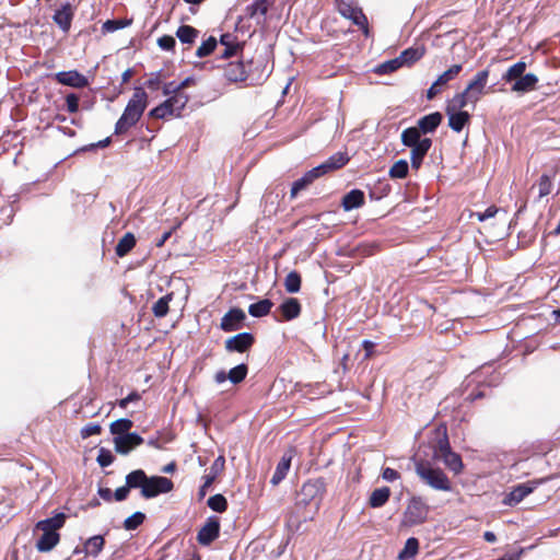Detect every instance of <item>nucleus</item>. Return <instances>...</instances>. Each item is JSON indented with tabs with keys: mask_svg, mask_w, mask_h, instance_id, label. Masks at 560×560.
I'll return each mask as SVG.
<instances>
[{
	"mask_svg": "<svg viewBox=\"0 0 560 560\" xmlns=\"http://www.w3.org/2000/svg\"><path fill=\"white\" fill-rule=\"evenodd\" d=\"M365 203V196L361 189H352L347 192L341 200V206L345 211H350L362 207Z\"/></svg>",
	"mask_w": 560,
	"mask_h": 560,
	"instance_id": "obj_24",
	"label": "nucleus"
},
{
	"mask_svg": "<svg viewBox=\"0 0 560 560\" xmlns=\"http://www.w3.org/2000/svg\"><path fill=\"white\" fill-rule=\"evenodd\" d=\"M442 120V114L440 112H434L421 117L417 122V127L423 135L433 133L441 125Z\"/></svg>",
	"mask_w": 560,
	"mask_h": 560,
	"instance_id": "obj_23",
	"label": "nucleus"
},
{
	"mask_svg": "<svg viewBox=\"0 0 560 560\" xmlns=\"http://www.w3.org/2000/svg\"><path fill=\"white\" fill-rule=\"evenodd\" d=\"M66 515L58 513L52 517L42 520L36 523L35 528L43 532V535L36 541V548L39 552L52 550L60 541L58 529L63 527Z\"/></svg>",
	"mask_w": 560,
	"mask_h": 560,
	"instance_id": "obj_2",
	"label": "nucleus"
},
{
	"mask_svg": "<svg viewBox=\"0 0 560 560\" xmlns=\"http://www.w3.org/2000/svg\"><path fill=\"white\" fill-rule=\"evenodd\" d=\"M220 521L217 516L208 517L197 534V541L202 546H209L220 536Z\"/></svg>",
	"mask_w": 560,
	"mask_h": 560,
	"instance_id": "obj_9",
	"label": "nucleus"
},
{
	"mask_svg": "<svg viewBox=\"0 0 560 560\" xmlns=\"http://www.w3.org/2000/svg\"><path fill=\"white\" fill-rule=\"evenodd\" d=\"M162 93L164 96L186 94L185 92H180V90L178 88V83H176L174 81L164 83L162 85Z\"/></svg>",
	"mask_w": 560,
	"mask_h": 560,
	"instance_id": "obj_62",
	"label": "nucleus"
},
{
	"mask_svg": "<svg viewBox=\"0 0 560 560\" xmlns=\"http://www.w3.org/2000/svg\"><path fill=\"white\" fill-rule=\"evenodd\" d=\"M199 36V31L191 25H180L176 31V37L183 44L192 45Z\"/></svg>",
	"mask_w": 560,
	"mask_h": 560,
	"instance_id": "obj_34",
	"label": "nucleus"
},
{
	"mask_svg": "<svg viewBox=\"0 0 560 560\" xmlns=\"http://www.w3.org/2000/svg\"><path fill=\"white\" fill-rule=\"evenodd\" d=\"M144 520L145 515L142 512H135L125 520L124 527L127 530H135L144 522Z\"/></svg>",
	"mask_w": 560,
	"mask_h": 560,
	"instance_id": "obj_53",
	"label": "nucleus"
},
{
	"mask_svg": "<svg viewBox=\"0 0 560 560\" xmlns=\"http://www.w3.org/2000/svg\"><path fill=\"white\" fill-rule=\"evenodd\" d=\"M527 65L525 61L520 60L516 63L512 65L506 72L502 75V80L504 82H513L516 79L521 78L522 75H525Z\"/></svg>",
	"mask_w": 560,
	"mask_h": 560,
	"instance_id": "obj_39",
	"label": "nucleus"
},
{
	"mask_svg": "<svg viewBox=\"0 0 560 560\" xmlns=\"http://www.w3.org/2000/svg\"><path fill=\"white\" fill-rule=\"evenodd\" d=\"M301 493L303 495V501L305 504H308L312 501H317V504L320 503L325 493H326V481L323 477L310 479L303 483L301 488Z\"/></svg>",
	"mask_w": 560,
	"mask_h": 560,
	"instance_id": "obj_8",
	"label": "nucleus"
},
{
	"mask_svg": "<svg viewBox=\"0 0 560 560\" xmlns=\"http://www.w3.org/2000/svg\"><path fill=\"white\" fill-rule=\"evenodd\" d=\"M451 445L447 436L446 428L444 427L441 431L438 430V439L435 444L433 445V458L439 459L442 455L451 451Z\"/></svg>",
	"mask_w": 560,
	"mask_h": 560,
	"instance_id": "obj_29",
	"label": "nucleus"
},
{
	"mask_svg": "<svg viewBox=\"0 0 560 560\" xmlns=\"http://www.w3.org/2000/svg\"><path fill=\"white\" fill-rule=\"evenodd\" d=\"M148 106V94L142 88H135L131 98L115 125V135H125L136 126Z\"/></svg>",
	"mask_w": 560,
	"mask_h": 560,
	"instance_id": "obj_1",
	"label": "nucleus"
},
{
	"mask_svg": "<svg viewBox=\"0 0 560 560\" xmlns=\"http://www.w3.org/2000/svg\"><path fill=\"white\" fill-rule=\"evenodd\" d=\"M380 249L378 244L376 243H362L359 244L355 248L357 252H359L362 256H372L375 253H377Z\"/></svg>",
	"mask_w": 560,
	"mask_h": 560,
	"instance_id": "obj_56",
	"label": "nucleus"
},
{
	"mask_svg": "<svg viewBox=\"0 0 560 560\" xmlns=\"http://www.w3.org/2000/svg\"><path fill=\"white\" fill-rule=\"evenodd\" d=\"M334 5L342 18L350 20L366 37L370 36L368 18L357 0H334Z\"/></svg>",
	"mask_w": 560,
	"mask_h": 560,
	"instance_id": "obj_4",
	"label": "nucleus"
},
{
	"mask_svg": "<svg viewBox=\"0 0 560 560\" xmlns=\"http://www.w3.org/2000/svg\"><path fill=\"white\" fill-rule=\"evenodd\" d=\"M224 466H225V458H224V456L220 455L212 463L208 475L217 478L223 471Z\"/></svg>",
	"mask_w": 560,
	"mask_h": 560,
	"instance_id": "obj_60",
	"label": "nucleus"
},
{
	"mask_svg": "<svg viewBox=\"0 0 560 560\" xmlns=\"http://www.w3.org/2000/svg\"><path fill=\"white\" fill-rule=\"evenodd\" d=\"M448 117V126L455 132H460L470 121V114L465 110H451L445 108Z\"/></svg>",
	"mask_w": 560,
	"mask_h": 560,
	"instance_id": "obj_21",
	"label": "nucleus"
},
{
	"mask_svg": "<svg viewBox=\"0 0 560 560\" xmlns=\"http://www.w3.org/2000/svg\"><path fill=\"white\" fill-rule=\"evenodd\" d=\"M255 343V337L250 332H240L228 338L224 342L225 350L229 352L244 353Z\"/></svg>",
	"mask_w": 560,
	"mask_h": 560,
	"instance_id": "obj_10",
	"label": "nucleus"
},
{
	"mask_svg": "<svg viewBox=\"0 0 560 560\" xmlns=\"http://www.w3.org/2000/svg\"><path fill=\"white\" fill-rule=\"evenodd\" d=\"M552 180L549 175L542 174L538 180V197L544 198L551 192Z\"/></svg>",
	"mask_w": 560,
	"mask_h": 560,
	"instance_id": "obj_55",
	"label": "nucleus"
},
{
	"mask_svg": "<svg viewBox=\"0 0 560 560\" xmlns=\"http://www.w3.org/2000/svg\"><path fill=\"white\" fill-rule=\"evenodd\" d=\"M415 469L420 479L439 491H451L452 482L441 468H434L430 462L419 459L415 462Z\"/></svg>",
	"mask_w": 560,
	"mask_h": 560,
	"instance_id": "obj_3",
	"label": "nucleus"
},
{
	"mask_svg": "<svg viewBox=\"0 0 560 560\" xmlns=\"http://www.w3.org/2000/svg\"><path fill=\"white\" fill-rule=\"evenodd\" d=\"M349 156L345 152H337L332 154L327 161L322 163L320 165L316 166L315 168H320V176L325 175L326 173L335 170H339L343 167L349 162Z\"/></svg>",
	"mask_w": 560,
	"mask_h": 560,
	"instance_id": "obj_22",
	"label": "nucleus"
},
{
	"mask_svg": "<svg viewBox=\"0 0 560 560\" xmlns=\"http://www.w3.org/2000/svg\"><path fill=\"white\" fill-rule=\"evenodd\" d=\"M101 432H102V427L100 424L89 423L81 429L80 435L82 439H88L92 435L101 434Z\"/></svg>",
	"mask_w": 560,
	"mask_h": 560,
	"instance_id": "obj_59",
	"label": "nucleus"
},
{
	"mask_svg": "<svg viewBox=\"0 0 560 560\" xmlns=\"http://www.w3.org/2000/svg\"><path fill=\"white\" fill-rule=\"evenodd\" d=\"M246 315L242 308L233 307L221 318L220 328L225 331H235L243 327Z\"/></svg>",
	"mask_w": 560,
	"mask_h": 560,
	"instance_id": "obj_11",
	"label": "nucleus"
},
{
	"mask_svg": "<svg viewBox=\"0 0 560 560\" xmlns=\"http://www.w3.org/2000/svg\"><path fill=\"white\" fill-rule=\"evenodd\" d=\"M247 374H248V366H247V364L241 363V364L232 368L228 372V377H229V381L232 384L237 385V384L242 383L246 378Z\"/></svg>",
	"mask_w": 560,
	"mask_h": 560,
	"instance_id": "obj_43",
	"label": "nucleus"
},
{
	"mask_svg": "<svg viewBox=\"0 0 560 560\" xmlns=\"http://www.w3.org/2000/svg\"><path fill=\"white\" fill-rule=\"evenodd\" d=\"M272 306H273L272 301H270L269 299H264L256 303L250 304L248 307V313L253 317H264L270 313Z\"/></svg>",
	"mask_w": 560,
	"mask_h": 560,
	"instance_id": "obj_36",
	"label": "nucleus"
},
{
	"mask_svg": "<svg viewBox=\"0 0 560 560\" xmlns=\"http://www.w3.org/2000/svg\"><path fill=\"white\" fill-rule=\"evenodd\" d=\"M220 44L224 47L220 52L221 59H229L233 56H238L244 48V43H240L237 37L231 33L222 34Z\"/></svg>",
	"mask_w": 560,
	"mask_h": 560,
	"instance_id": "obj_14",
	"label": "nucleus"
},
{
	"mask_svg": "<svg viewBox=\"0 0 560 560\" xmlns=\"http://www.w3.org/2000/svg\"><path fill=\"white\" fill-rule=\"evenodd\" d=\"M430 506L421 497H412L406 506L402 524L408 527L423 524L428 520Z\"/></svg>",
	"mask_w": 560,
	"mask_h": 560,
	"instance_id": "obj_6",
	"label": "nucleus"
},
{
	"mask_svg": "<svg viewBox=\"0 0 560 560\" xmlns=\"http://www.w3.org/2000/svg\"><path fill=\"white\" fill-rule=\"evenodd\" d=\"M96 462L101 467H107L114 462V456L109 450L102 447L98 452Z\"/></svg>",
	"mask_w": 560,
	"mask_h": 560,
	"instance_id": "obj_57",
	"label": "nucleus"
},
{
	"mask_svg": "<svg viewBox=\"0 0 560 560\" xmlns=\"http://www.w3.org/2000/svg\"><path fill=\"white\" fill-rule=\"evenodd\" d=\"M320 168H312L308 172H306L301 178L295 180L292 184L291 191H290V198L294 199L296 198L298 194L301 190L306 189L310 185L313 184V182L320 177Z\"/></svg>",
	"mask_w": 560,
	"mask_h": 560,
	"instance_id": "obj_20",
	"label": "nucleus"
},
{
	"mask_svg": "<svg viewBox=\"0 0 560 560\" xmlns=\"http://www.w3.org/2000/svg\"><path fill=\"white\" fill-rule=\"evenodd\" d=\"M54 80L59 84L82 89L89 84L88 79L78 70L60 71L54 74Z\"/></svg>",
	"mask_w": 560,
	"mask_h": 560,
	"instance_id": "obj_12",
	"label": "nucleus"
},
{
	"mask_svg": "<svg viewBox=\"0 0 560 560\" xmlns=\"http://www.w3.org/2000/svg\"><path fill=\"white\" fill-rule=\"evenodd\" d=\"M189 102L187 94H177L168 96L164 102L152 108L149 116L156 119L166 120L171 117H180L182 110Z\"/></svg>",
	"mask_w": 560,
	"mask_h": 560,
	"instance_id": "obj_5",
	"label": "nucleus"
},
{
	"mask_svg": "<svg viewBox=\"0 0 560 560\" xmlns=\"http://www.w3.org/2000/svg\"><path fill=\"white\" fill-rule=\"evenodd\" d=\"M302 278L301 275L293 270L290 271L284 279V288L288 293H296L301 290Z\"/></svg>",
	"mask_w": 560,
	"mask_h": 560,
	"instance_id": "obj_44",
	"label": "nucleus"
},
{
	"mask_svg": "<svg viewBox=\"0 0 560 560\" xmlns=\"http://www.w3.org/2000/svg\"><path fill=\"white\" fill-rule=\"evenodd\" d=\"M105 546V539L102 535H95L93 537H90L85 540L83 544V552L85 556H92L96 558Z\"/></svg>",
	"mask_w": 560,
	"mask_h": 560,
	"instance_id": "obj_28",
	"label": "nucleus"
},
{
	"mask_svg": "<svg viewBox=\"0 0 560 560\" xmlns=\"http://www.w3.org/2000/svg\"><path fill=\"white\" fill-rule=\"evenodd\" d=\"M222 69L223 77L229 82H243L247 79V71L243 61L228 62Z\"/></svg>",
	"mask_w": 560,
	"mask_h": 560,
	"instance_id": "obj_17",
	"label": "nucleus"
},
{
	"mask_svg": "<svg viewBox=\"0 0 560 560\" xmlns=\"http://www.w3.org/2000/svg\"><path fill=\"white\" fill-rule=\"evenodd\" d=\"M218 40L213 36H209L206 40L201 43V45L196 50V56L198 58H205L210 56L217 48Z\"/></svg>",
	"mask_w": 560,
	"mask_h": 560,
	"instance_id": "obj_47",
	"label": "nucleus"
},
{
	"mask_svg": "<svg viewBox=\"0 0 560 560\" xmlns=\"http://www.w3.org/2000/svg\"><path fill=\"white\" fill-rule=\"evenodd\" d=\"M295 453H296V451H295V447H293V446L289 447L283 453V455H282L280 462L278 463L276 470L271 477V480H270V482L273 486L279 485L285 478Z\"/></svg>",
	"mask_w": 560,
	"mask_h": 560,
	"instance_id": "obj_15",
	"label": "nucleus"
},
{
	"mask_svg": "<svg viewBox=\"0 0 560 560\" xmlns=\"http://www.w3.org/2000/svg\"><path fill=\"white\" fill-rule=\"evenodd\" d=\"M392 190L386 179H378L374 185V189L370 192L371 198L381 199L387 196Z\"/></svg>",
	"mask_w": 560,
	"mask_h": 560,
	"instance_id": "obj_52",
	"label": "nucleus"
},
{
	"mask_svg": "<svg viewBox=\"0 0 560 560\" xmlns=\"http://www.w3.org/2000/svg\"><path fill=\"white\" fill-rule=\"evenodd\" d=\"M147 477V474L142 469L133 470L126 476V485L129 489L140 488L142 490Z\"/></svg>",
	"mask_w": 560,
	"mask_h": 560,
	"instance_id": "obj_40",
	"label": "nucleus"
},
{
	"mask_svg": "<svg viewBox=\"0 0 560 560\" xmlns=\"http://www.w3.org/2000/svg\"><path fill=\"white\" fill-rule=\"evenodd\" d=\"M208 506L219 513H223L228 510V501L222 494H214L208 499Z\"/></svg>",
	"mask_w": 560,
	"mask_h": 560,
	"instance_id": "obj_49",
	"label": "nucleus"
},
{
	"mask_svg": "<svg viewBox=\"0 0 560 560\" xmlns=\"http://www.w3.org/2000/svg\"><path fill=\"white\" fill-rule=\"evenodd\" d=\"M390 497V489L382 487L374 489L369 498V505L373 509L381 508L386 504Z\"/></svg>",
	"mask_w": 560,
	"mask_h": 560,
	"instance_id": "obj_32",
	"label": "nucleus"
},
{
	"mask_svg": "<svg viewBox=\"0 0 560 560\" xmlns=\"http://www.w3.org/2000/svg\"><path fill=\"white\" fill-rule=\"evenodd\" d=\"M143 442V438L136 432L127 433L121 436H115V451L119 454L126 455L131 450L136 448L137 446H140Z\"/></svg>",
	"mask_w": 560,
	"mask_h": 560,
	"instance_id": "obj_13",
	"label": "nucleus"
},
{
	"mask_svg": "<svg viewBox=\"0 0 560 560\" xmlns=\"http://www.w3.org/2000/svg\"><path fill=\"white\" fill-rule=\"evenodd\" d=\"M271 4V0H256L246 7V15L250 19L256 15H266Z\"/></svg>",
	"mask_w": 560,
	"mask_h": 560,
	"instance_id": "obj_38",
	"label": "nucleus"
},
{
	"mask_svg": "<svg viewBox=\"0 0 560 560\" xmlns=\"http://www.w3.org/2000/svg\"><path fill=\"white\" fill-rule=\"evenodd\" d=\"M401 67H402L401 61L399 60V57H397V58L387 60V61L376 66L374 68V73L380 74V75L389 74V73L397 71Z\"/></svg>",
	"mask_w": 560,
	"mask_h": 560,
	"instance_id": "obj_46",
	"label": "nucleus"
},
{
	"mask_svg": "<svg viewBox=\"0 0 560 560\" xmlns=\"http://www.w3.org/2000/svg\"><path fill=\"white\" fill-rule=\"evenodd\" d=\"M408 163L406 160L396 161L389 168L388 175L390 178H399L402 179L408 175Z\"/></svg>",
	"mask_w": 560,
	"mask_h": 560,
	"instance_id": "obj_48",
	"label": "nucleus"
},
{
	"mask_svg": "<svg viewBox=\"0 0 560 560\" xmlns=\"http://www.w3.org/2000/svg\"><path fill=\"white\" fill-rule=\"evenodd\" d=\"M174 293H167L166 295L160 298L153 305H152V313L155 317L162 318L167 315L170 311V303L173 300Z\"/></svg>",
	"mask_w": 560,
	"mask_h": 560,
	"instance_id": "obj_37",
	"label": "nucleus"
},
{
	"mask_svg": "<svg viewBox=\"0 0 560 560\" xmlns=\"http://www.w3.org/2000/svg\"><path fill=\"white\" fill-rule=\"evenodd\" d=\"M513 85L511 88L512 92L515 93H527L530 91H534L536 89V85L538 83V78L534 73H526L525 75H522L521 78L513 81Z\"/></svg>",
	"mask_w": 560,
	"mask_h": 560,
	"instance_id": "obj_25",
	"label": "nucleus"
},
{
	"mask_svg": "<svg viewBox=\"0 0 560 560\" xmlns=\"http://www.w3.org/2000/svg\"><path fill=\"white\" fill-rule=\"evenodd\" d=\"M282 320L290 322L298 318L302 312V305L296 298H287L278 307Z\"/></svg>",
	"mask_w": 560,
	"mask_h": 560,
	"instance_id": "obj_18",
	"label": "nucleus"
},
{
	"mask_svg": "<svg viewBox=\"0 0 560 560\" xmlns=\"http://www.w3.org/2000/svg\"><path fill=\"white\" fill-rule=\"evenodd\" d=\"M463 70V66L457 63L450 67L446 71L439 75L435 85L445 86L450 81L454 80Z\"/></svg>",
	"mask_w": 560,
	"mask_h": 560,
	"instance_id": "obj_45",
	"label": "nucleus"
},
{
	"mask_svg": "<svg viewBox=\"0 0 560 560\" xmlns=\"http://www.w3.org/2000/svg\"><path fill=\"white\" fill-rule=\"evenodd\" d=\"M131 23L130 20L117 19V20H107L102 25L103 34L113 33L117 30L124 28Z\"/></svg>",
	"mask_w": 560,
	"mask_h": 560,
	"instance_id": "obj_51",
	"label": "nucleus"
},
{
	"mask_svg": "<svg viewBox=\"0 0 560 560\" xmlns=\"http://www.w3.org/2000/svg\"><path fill=\"white\" fill-rule=\"evenodd\" d=\"M165 79V75L162 71H156L150 73L149 79L145 81V86L151 91H158L161 89L162 83Z\"/></svg>",
	"mask_w": 560,
	"mask_h": 560,
	"instance_id": "obj_54",
	"label": "nucleus"
},
{
	"mask_svg": "<svg viewBox=\"0 0 560 560\" xmlns=\"http://www.w3.org/2000/svg\"><path fill=\"white\" fill-rule=\"evenodd\" d=\"M469 94L470 93H468L466 90L455 94L451 100L447 101L445 108L451 110H462L469 104L475 106L477 104L475 102V97L472 98Z\"/></svg>",
	"mask_w": 560,
	"mask_h": 560,
	"instance_id": "obj_26",
	"label": "nucleus"
},
{
	"mask_svg": "<svg viewBox=\"0 0 560 560\" xmlns=\"http://www.w3.org/2000/svg\"><path fill=\"white\" fill-rule=\"evenodd\" d=\"M79 96L74 93H70L66 96L67 110L70 114H74L79 110Z\"/></svg>",
	"mask_w": 560,
	"mask_h": 560,
	"instance_id": "obj_63",
	"label": "nucleus"
},
{
	"mask_svg": "<svg viewBox=\"0 0 560 560\" xmlns=\"http://www.w3.org/2000/svg\"><path fill=\"white\" fill-rule=\"evenodd\" d=\"M419 551V540L415 537H410L406 540L405 547L398 553V560L412 559Z\"/></svg>",
	"mask_w": 560,
	"mask_h": 560,
	"instance_id": "obj_41",
	"label": "nucleus"
},
{
	"mask_svg": "<svg viewBox=\"0 0 560 560\" xmlns=\"http://www.w3.org/2000/svg\"><path fill=\"white\" fill-rule=\"evenodd\" d=\"M439 459H442L444 465L454 474H459L464 468L462 457L452 450L442 455Z\"/></svg>",
	"mask_w": 560,
	"mask_h": 560,
	"instance_id": "obj_33",
	"label": "nucleus"
},
{
	"mask_svg": "<svg viewBox=\"0 0 560 560\" xmlns=\"http://www.w3.org/2000/svg\"><path fill=\"white\" fill-rule=\"evenodd\" d=\"M425 54L424 46L409 47L400 52L399 60L401 66H411L420 60Z\"/></svg>",
	"mask_w": 560,
	"mask_h": 560,
	"instance_id": "obj_27",
	"label": "nucleus"
},
{
	"mask_svg": "<svg viewBox=\"0 0 560 560\" xmlns=\"http://www.w3.org/2000/svg\"><path fill=\"white\" fill-rule=\"evenodd\" d=\"M173 488L174 483L167 477H147L144 487H142L141 495L145 499H151L158 497L159 494L171 492Z\"/></svg>",
	"mask_w": 560,
	"mask_h": 560,
	"instance_id": "obj_7",
	"label": "nucleus"
},
{
	"mask_svg": "<svg viewBox=\"0 0 560 560\" xmlns=\"http://www.w3.org/2000/svg\"><path fill=\"white\" fill-rule=\"evenodd\" d=\"M137 241L131 232H127L117 243L115 253L118 257H125L136 246Z\"/></svg>",
	"mask_w": 560,
	"mask_h": 560,
	"instance_id": "obj_31",
	"label": "nucleus"
},
{
	"mask_svg": "<svg viewBox=\"0 0 560 560\" xmlns=\"http://www.w3.org/2000/svg\"><path fill=\"white\" fill-rule=\"evenodd\" d=\"M158 45L163 50L173 51L176 46V40L172 35H163L158 38Z\"/></svg>",
	"mask_w": 560,
	"mask_h": 560,
	"instance_id": "obj_58",
	"label": "nucleus"
},
{
	"mask_svg": "<svg viewBox=\"0 0 560 560\" xmlns=\"http://www.w3.org/2000/svg\"><path fill=\"white\" fill-rule=\"evenodd\" d=\"M141 399V395L133 390L131 392L127 397L125 398H121L120 400H118V406L121 408V409H126L127 406L130 404V402H133V401H139Z\"/></svg>",
	"mask_w": 560,
	"mask_h": 560,
	"instance_id": "obj_64",
	"label": "nucleus"
},
{
	"mask_svg": "<svg viewBox=\"0 0 560 560\" xmlns=\"http://www.w3.org/2000/svg\"><path fill=\"white\" fill-rule=\"evenodd\" d=\"M499 211L500 208L490 206L483 212H474L471 217H476L478 221L482 222L487 219L493 218Z\"/></svg>",
	"mask_w": 560,
	"mask_h": 560,
	"instance_id": "obj_61",
	"label": "nucleus"
},
{
	"mask_svg": "<svg viewBox=\"0 0 560 560\" xmlns=\"http://www.w3.org/2000/svg\"><path fill=\"white\" fill-rule=\"evenodd\" d=\"M489 74V69L477 72L465 89L468 93H470L469 95H471L472 98L475 97L476 103L485 94V88L487 85Z\"/></svg>",
	"mask_w": 560,
	"mask_h": 560,
	"instance_id": "obj_16",
	"label": "nucleus"
},
{
	"mask_svg": "<svg viewBox=\"0 0 560 560\" xmlns=\"http://www.w3.org/2000/svg\"><path fill=\"white\" fill-rule=\"evenodd\" d=\"M133 422L130 419L121 418L110 423L109 431L116 436H121L130 433L129 430L132 428Z\"/></svg>",
	"mask_w": 560,
	"mask_h": 560,
	"instance_id": "obj_42",
	"label": "nucleus"
},
{
	"mask_svg": "<svg viewBox=\"0 0 560 560\" xmlns=\"http://www.w3.org/2000/svg\"><path fill=\"white\" fill-rule=\"evenodd\" d=\"M421 133L422 132L418 127L406 128L401 132V137H400L401 143L408 148L419 144V143H421V141L423 139V138H421Z\"/></svg>",
	"mask_w": 560,
	"mask_h": 560,
	"instance_id": "obj_35",
	"label": "nucleus"
},
{
	"mask_svg": "<svg viewBox=\"0 0 560 560\" xmlns=\"http://www.w3.org/2000/svg\"><path fill=\"white\" fill-rule=\"evenodd\" d=\"M533 489L526 485H518L503 500L504 504L515 505L520 503L525 497H527Z\"/></svg>",
	"mask_w": 560,
	"mask_h": 560,
	"instance_id": "obj_30",
	"label": "nucleus"
},
{
	"mask_svg": "<svg viewBox=\"0 0 560 560\" xmlns=\"http://www.w3.org/2000/svg\"><path fill=\"white\" fill-rule=\"evenodd\" d=\"M431 147H432V140L430 138H423L421 143L410 147L411 148L410 156L424 159V156L428 154Z\"/></svg>",
	"mask_w": 560,
	"mask_h": 560,
	"instance_id": "obj_50",
	"label": "nucleus"
},
{
	"mask_svg": "<svg viewBox=\"0 0 560 560\" xmlns=\"http://www.w3.org/2000/svg\"><path fill=\"white\" fill-rule=\"evenodd\" d=\"M74 16L73 8L70 3L63 4L56 10L52 20L65 32L68 33Z\"/></svg>",
	"mask_w": 560,
	"mask_h": 560,
	"instance_id": "obj_19",
	"label": "nucleus"
}]
</instances>
